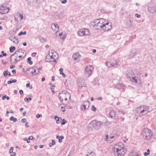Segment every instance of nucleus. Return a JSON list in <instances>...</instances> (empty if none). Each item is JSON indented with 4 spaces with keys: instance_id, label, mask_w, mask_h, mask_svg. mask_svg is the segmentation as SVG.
I'll return each mask as SVG.
<instances>
[{
    "instance_id": "30",
    "label": "nucleus",
    "mask_w": 156,
    "mask_h": 156,
    "mask_svg": "<svg viewBox=\"0 0 156 156\" xmlns=\"http://www.w3.org/2000/svg\"><path fill=\"white\" fill-rule=\"evenodd\" d=\"M10 49V53H12L13 52V51L15 50H16V48L15 47L13 46V47H11L10 48H9Z\"/></svg>"
},
{
    "instance_id": "26",
    "label": "nucleus",
    "mask_w": 156,
    "mask_h": 156,
    "mask_svg": "<svg viewBox=\"0 0 156 156\" xmlns=\"http://www.w3.org/2000/svg\"><path fill=\"white\" fill-rule=\"evenodd\" d=\"M86 83L84 82L83 83H80L79 84V87L80 88H82L83 87H86Z\"/></svg>"
},
{
    "instance_id": "34",
    "label": "nucleus",
    "mask_w": 156,
    "mask_h": 156,
    "mask_svg": "<svg viewBox=\"0 0 156 156\" xmlns=\"http://www.w3.org/2000/svg\"><path fill=\"white\" fill-rule=\"evenodd\" d=\"M10 120L13 121L14 122L17 121V119L16 118H15L13 116L11 117L10 119Z\"/></svg>"
},
{
    "instance_id": "4",
    "label": "nucleus",
    "mask_w": 156,
    "mask_h": 156,
    "mask_svg": "<svg viewBox=\"0 0 156 156\" xmlns=\"http://www.w3.org/2000/svg\"><path fill=\"white\" fill-rule=\"evenodd\" d=\"M103 122L101 121L93 120L89 124L88 128L89 130H92L93 129L97 130L103 125Z\"/></svg>"
},
{
    "instance_id": "48",
    "label": "nucleus",
    "mask_w": 156,
    "mask_h": 156,
    "mask_svg": "<svg viewBox=\"0 0 156 156\" xmlns=\"http://www.w3.org/2000/svg\"><path fill=\"white\" fill-rule=\"evenodd\" d=\"M150 154V153H148L147 152H145L144 153V155L145 156H147Z\"/></svg>"
},
{
    "instance_id": "22",
    "label": "nucleus",
    "mask_w": 156,
    "mask_h": 156,
    "mask_svg": "<svg viewBox=\"0 0 156 156\" xmlns=\"http://www.w3.org/2000/svg\"><path fill=\"white\" fill-rule=\"evenodd\" d=\"M9 39L13 43H18V39H16L15 37H14L13 36H11L9 37Z\"/></svg>"
},
{
    "instance_id": "60",
    "label": "nucleus",
    "mask_w": 156,
    "mask_h": 156,
    "mask_svg": "<svg viewBox=\"0 0 156 156\" xmlns=\"http://www.w3.org/2000/svg\"><path fill=\"white\" fill-rule=\"evenodd\" d=\"M96 52V49H93V50H92V52L94 53H95V52Z\"/></svg>"
},
{
    "instance_id": "62",
    "label": "nucleus",
    "mask_w": 156,
    "mask_h": 156,
    "mask_svg": "<svg viewBox=\"0 0 156 156\" xmlns=\"http://www.w3.org/2000/svg\"><path fill=\"white\" fill-rule=\"evenodd\" d=\"M102 99V98L101 97H99L97 99L98 100H101Z\"/></svg>"
},
{
    "instance_id": "40",
    "label": "nucleus",
    "mask_w": 156,
    "mask_h": 156,
    "mask_svg": "<svg viewBox=\"0 0 156 156\" xmlns=\"http://www.w3.org/2000/svg\"><path fill=\"white\" fill-rule=\"evenodd\" d=\"M8 70L5 71L4 72L3 75H4V76H5L6 77L8 75Z\"/></svg>"
},
{
    "instance_id": "1",
    "label": "nucleus",
    "mask_w": 156,
    "mask_h": 156,
    "mask_svg": "<svg viewBox=\"0 0 156 156\" xmlns=\"http://www.w3.org/2000/svg\"><path fill=\"white\" fill-rule=\"evenodd\" d=\"M94 28L96 30H101L106 31L110 30L112 27V23L103 19L95 20L92 22Z\"/></svg>"
},
{
    "instance_id": "42",
    "label": "nucleus",
    "mask_w": 156,
    "mask_h": 156,
    "mask_svg": "<svg viewBox=\"0 0 156 156\" xmlns=\"http://www.w3.org/2000/svg\"><path fill=\"white\" fill-rule=\"evenodd\" d=\"M23 140L24 141H27V143H29L30 142V140H29V139H27L26 137H25L23 138Z\"/></svg>"
},
{
    "instance_id": "61",
    "label": "nucleus",
    "mask_w": 156,
    "mask_h": 156,
    "mask_svg": "<svg viewBox=\"0 0 156 156\" xmlns=\"http://www.w3.org/2000/svg\"><path fill=\"white\" fill-rule=\"evenodd\" d=\"M13 92L14 93V94H16L17 93L18 91L16 90H14Z\"/></svg>"
},
{
    "instance_id": "29",
    "label": "nucleus",
    "mask_w": 156,
    "mask_h": 156,
    "mask_svg": "<svg viewBox=\"0 0 156 156\" xmlns=\"http://www.w3.org/2000/svg\"><path fill=\"white\" fill-rule=\"evenodd\" d=\"M55 140H51V143H50L49 144V146L50 147H51L53 145H55Z\"/></svg>"
},
{
    "instance_id": "2",
    "label": "nucleus",
    "mask_w": 156,
    "mask_h": 156,
    "mask_svg": "<svg viewBox=\"0 0 156 156\" xmlns=\"http://www.w3.org/2000/svg\"><path fill=\"white\" fill-rule=\"evenodd\" d=\"M113 148L115 156H124L127 151L126 149L124 147V144L121 142L115 144Z\"/></svg>"
},
{
    "instance_id": "5",
    "label": "nucleus",
    "mask_w": 156,
    "mask_h": 156,
    "mask_svg": "<svg viewBox=\"0 0 156 156\" xmlns=\"http://www.w3.org/2000/svg\"><path fill=\"white\" fill-rule=\"evenodd\" d=\"M142 135L144 139L149 140L152 137L153 132L151 130L146 128L143 130L142 133Z\"/></svg>"
},
{
    "instance_id": "56",
    "label": "nucleus",
    "mask_w": 156,
    "mask_h": 156,
    "mask_svg": "<svg viewBox=\"0 0 156 156\" xmlns=\"http://www.w3.org/2000/svg\"><path fill=\"white\" fill-rule=\"evenodd\" d=\"M61 110L63 112H64L65 111V109L63 107H61Z\"/></svg>"
},
{
    "instance_id": "20",
    "label": "nucleus",
    "mask_w": 156,
    "mask_h": 156,
    "mask_svg": "<svg viewBox=\"0 0 156 156\" xmlns=\"http://www.w3.org/2000/svg\"><path fill=\"white\" fill-rule=\"evenodd\" d=\"M116 112L113 110L111 111L109 114V117L113 119L115 117Z\"/></svg>"
},
{
    "instance_id": "13",
    "label": "nucleus",
    "mask_w": 156,
    "mask_h": 156,
    "mask_svg": "<svg viewBox=\"0 0 156 156\" xmlns=\"http://www.w3.org/2000/svg\"><path fill=\"white\" fill-rule=\"evenodd\" d=\"M90 106L89 102L88 101H85L81 106V109L83 111L85 110L86 109H88Z\"/></svg>"
},
{
    "instance_id": "55",
    "label": "nucleus",
    "mask_w": 156,
    "mask_h": 156,
    "mask_svg": "<svg viewBox=\"0 0 156 156\" xmlns=\"http://www.w3.org/2000/svg\"><path fill=\"white\" fill-rule=\"evenodd\" d=\"M15 67V65H11L10 66V68L11 69H12L14 68Z\"/></svg>"
},
{
    "instance_id": "44",
    "label": "nucleus",
    "mask_w": 156,
    "mask_h": 156,
    "mask_svg": "<svg viewBox=\"0 0 156 156\" xmlns=\"http://www.w3.org/2000/svg\"><path fill=\"white\" fill-rule=\"evenodd\" d=\"M41 116L42 115L41 114H37L36 115V117L37 118H39V117Z\"/></svg>"
},
{
    "instance_id": "43",
    "label": "nucleus",
    "mask_w": 156,
    "mask_h": 156,
    "mask_svg": "<svg viewBox=\"0 0 156 156\" xmlns=\"http://www.w3.org/2000/svg\"><path fill=\"white\" fill-rule=\"evenodd\" d=\"M26 119L25 118H23L21 120V122L22 123L26 122Z\"/></svg>"
},
{
    "instance_id": "31",
    "label": "nucleus",
    "mask_w": 156,
    "mask_h": 156,
    "mask_svg": "<svg viewBox=\"0 0 156 156\" xmlns=\"http://www.w3.org/2000/svg\"><path fill=\"white\" fill-rule=\"evenodd\" d=\"M31 57H29L27 59V62L28 63H29L30 65H32L33 64V62L32 61H31Z\"/></svg>"
},
{
    "instance_id": "24",
    "label": "nucleus",
    "mask_w": 156,
    "mask_h": 156,
    "mask_svg": "<svg viewBox=\"0 0 156 156\" xmlns=\"http://www.w3.org/2000/svg\"><path fill=\"white\" fill-rule=\"evenodd\" d=\"M55 120L56 121V122L57 124H59L61 123L62 121V119L61 118L60 119L59 118L58 116H55Z\"/></svg>"
},
{
    "instance_id": "15",
    "label": "nucleus",
    "mask_w": 156,
    "mask_h": 156,
    "mask_svg": "<svg viewBox=\"0 0 156 156\" xmlns=\"http://www.w3.org/2000/svg\"><path fill=\"white\" fill-rule=\"evenodd\" d=\"M137 50L135 48H132L129 54L128 55L129 58H133L136 54Z\"/></svg>"
},
{
    "instance_id": "51",
    "label": "nucleus",
    "mask_w": 156,
    "mask_h": 156,
    "mask_svg": "<svg viewBox=\"0 0 156 156\" xmlns=\"http://www.w3.org/2000/svg\"><path fill=\"white\" fill-rule=\"evenodd\" d=\"M37 2L40 3L43 2L44 0H37Z\"/></svg>"
},
{
    "instance_id": "21",
    "label": "nucleus",
    "mask_w": 156,
    "mask_h": 156,
    "mask_svg": "<svg viewBox=\"0 0 156 156\" xmlns=\"http://www.w3.org/2000/svg\"><path fill=\"white\" fill-rule=\"evenodd\" d=\"M80 56V55L79 53H76L73 55L72 57L74 60H76L78 59Z\"/></svg>"
},
{
    "instance_id": "37",
    "label": "nucleus",
    "mask_w": 156,
    "mask_h": 156,
    "mask_svg": "<svg viewBox=\"0 0 156 156\" xmlns=\"http://www.w3.org/2000/svg\"><path fill=\"white\" fill-rule=\"evenodd\" d=\"M26 34L27 32L26 31H24V32H23V31H21L18 34V35L20 36L23 34Z\"/></svg>"
},
{
    "instance_id": "9",
    "label": "nucleus",
    "mask_w": 156,
    "mask_h": 156,
    "mask_svg": "<svg viewBox=\"0 0 156 156\" xmlns=\"http://www.w3.org/2000/svg\"><path fill=\"white\" fill-rule=\"evenodd\" d=\"M78 35L80 36L89 35L90 34L89 30L87 29H82L78 32Z\"/></svg>"
},
{
    "instance_id": "64",
    "label": "nucleus",
    "mask_w": 156,
    "mask_h": 156,
    "mask_svg": "<svg viewBox=\"0 0 156 156\" xmlns=\"http://www.w3.org/2000/svg\"><path fill=\"white\" fill-rule=\"evenodd\" d=\"M26 86L27 87H28L30 86V84L29 83H27L26 84Z\"/></svg>"
},
{
    "instance_id": "46",
    "label": "nucleus",
    "mask_w": 156,
    "mask_h": 156,
    "mask_svg": "<svg viewBox=\"0 0 156 156\" xmlns=\"http://www.w3.org/2000/svg\"><path fill=\"white\" fill-rule=\"evenodd\" d=\"M33 139V137L32 136H29L28 139L29 140H32Z\"/></svg>"
},
{
    "instance_id": "18",
    "label": "nucleus",
    "mask_w": 156,
    "mask_h": 156,
    "mask_svg": "<svg viewBox=\"0 0 156 156\" xmlns=\"http://www.w3.org/2000/svg\"><path fill=\"white\" fill-rule=\"evenodd\" d=\"M115 88L118 89H124L126 87L122 83H119L115 85Z\"/></svg>"
},
{
    "instance_id": "7",
    "label": "nucleus",
    "mask_w": 156,
    "mask_h": 156,
    "mask_svg": "<svg viewBox=\"0 0 156 156\" xmlns=\"http://www.w3.org/2000/svg\"><path fill=\"white\" fill-rule=\"evenodd\" d=\"M129 77L133 82L139 85H141V82L140 76L139 75L136 76L134 74H131V75Z\"/></svg>"
},
{
    "instance_id": "16",
    "label": "nucleus",
    "mask_w": 156,
    "mask_h": 156,
    "mask_svg": "<svg viewBox=\"0 0 156 156\" xmlns=\"http://www.w3.org/2000/svg\"><path fill=\"white\" fill-rule=\"evenodd\" d=\"M14 17L16 22L18 23L20 21L23 19V16L20 13H17L15 14Z\"/></svg>"
},
{
    "instance_id": "35",
    "label": "nucleus",
    "mask_w": 156,
    "mask_h": 156,
    "mask_svg": "<svg viewBox=\"0 0 156 156\" xmlns=\"http://www.w3.org/2000/svg\"><path fill=\"white\" fill-rule=\"evenodd\" d=\"M91 110L94 112H95L96 111L97 108L94 105H92L91 106Z\"/></svg>"
},
{
    "instance_id": "52",
    "label": "nucleus",
    "mask_w": 156,
    "mask_h": 156,
    "mask_svg": "<svg viewBox=\"0 0 156 156\" xmlns=\"http://www.w3.org/2000/svg\"><path fill=\"white\" fill-rule=\"evenodd\" d=\"M37 55V53L35 52H34L32 53V56L33 57Z\"/></svg>"
},
{
    "instance_id": "32",
    "label": "nucleus",
    "mask_w": 156,
    "mask_h": 156,
    "mask_svg": "<svg viewBox=\"0 0 156 156\" xmlns=\"http://www.w3.org/2000/svg\"><path fill=\"white\" fill-rule=\"evenodd\" d=\"M86 156H95V154L94 153L92 152L87 154Z\"/></svg>"
},
{
    "instance_id": "54",
    "label": "nucleus",
    "mask_w": 156,
    "mask_h": 156,
    "mask_svg": "<svg viewBox=\"0 0 156 156\" xmlns=\"http://www.w3.org/2000/svg\"><path fill=\"white\" fill-rule=\"evenodd\" d=\"M12 72L14 74H16V70L15 69H13L12 71Z\"/></svg>"
},
{
    "instance_id": "19",
    "label": "nucleus",
    "mask_w": 156,
    "mask_h": 156,
    "mask_svg": "<svg viewBox=\"0 0 156 156\" xmlns=\"http://www.w3.org/2000/svg\"><path fill=\"white\" fill-rule=\"evenodd\" d=\"M51 27L53 30L54 31H56V32H57V31L59 28V27L58 25L56 23H52Z\"/></svg>"
},
{
    "instance_id": "27",
    "label": "nucleus",
    "mask_w": 156,
    "mask_h": 156,
    "mask_svg": "<svg viewBox=\"0 0 156 156\" xmlns=\"http://www.w3.org/2000/svg\"><path fill=\"white\" fill-rule=\"evenodd\" d=\"M60 71V73L61 75H62L63 77H65L66 76L65 74L63 72V69L62 68H61L59 70Z\"/></svg>"
},
{
    "instance_id": "39",
    "label": "nucleus",
    "mask_w": 156,
    "mask_h": 156,
    "mask_svg": "<svg viewBox=\"0 0 156 156\" xmlns=\"http://www.w3.org/2000/svg\"><path fill=\"white\" fill-rule=\"evenodd\" d=\"M56 138L57 139H59V138H60L61 139H63L64 138V137L63 136H60L59 135H57Z\"/></svg>"
},
{
    "instance_id": "8",
    "label": "nucleus",
    "mask_w": 156,
    "mask_h": 156,
    "mask_svg": "<svg viewBox=\"0 0 156 156\" xmlns=\"http://www.w3.org/2000/svg\"><path fill=\"white\" fill-rule=\"evenodd\" d=\"M93 70V67L90 66H87L85 68V74L87 76L89 77L92 74Z\"/></svg>"
},
{
    "instance_id": "11",
    "label": "nucleus",
    "mask_w": 156,
    "mask_h": 156,
    "mask_svg": "<svg viewBox=\"0 0 156 156\" xmlns=\"http://www.w3.org/2000/svg\"><path fill=\"white\" fill-rule=\"evenodd\" d=\"M106 65L109 67L112 66H116L118 65V62L117 60H111L110 62H107Z\"/></svg>"
},
{
    "instance_id": "45",
    "label": "nucleus",
    "mask_w": 156,
    "mask_h": 156,
    "mask_svg": "<svg viewBox=\"0 0 156 156\" xmlns=\"http://www.w3.org/2000/svg\"><path fill=\"white\" fill-rule=\"evenodd\" d=\"M135 16H136L137 18H140V15H139L137 13H136L135 14Z\"/></svg>"
},
{
    "instance_id": "12",
    "label": "nucleus",
    "mask_w": 156,
    "mask_h": 156,
    "mask_svg": "<svg viewBox=\"0 0 156 156\" xmlns=\"http://www.w3.org/2000/svg\"><path fill=\"white\" fill-rule=\"evenodd\" d=\"M29 72L31 73L33 75H35L37 74L39 72V69L37 67H34L29 68L27 70Z\"/></svg>"
},
{
    "instance_id": "3",
    "label": "nucleus",
    "mask_w": 156,
    "mask_h": 156,
    "mask_svg": "<svg viewBox=\"0 0 156 156\" xmlns=\"http://www.w3.org/2000/svg\"><path fill=\"white\" fill-rule=\"evenodd\" d=\"M22 49H20L17 50L13 54L11 55L10 58V62H12L14 61V63H16L21 59H22L24 58L22 55H21L20 53L24 54Z\"/></svg>"
},
{
    "instance_id": "53",
    "label": "nucleus",
    "mask_w": 156,
    "mask_h": 156,
    "mask_svg": "<svg viewBox=\"0 0 156 156\" xmlns=\"http://www.w3.org/2000/svg\"><path fill=\"white\" fill-rule=\"evenodd\" d=\"M12 83V80H11L9 81H8V84H10Z\"/></svg>"
},
{
    "instance_id": "17",
    "label": "nucleus",
    "mask_w": 156,
    "mask_h": 156,
    "mask_svg": "<svg viewBox=\"0 0 156 156\" xmlns=\"http://www.w3.org/2000/svg\"><path fill=\"white\" fill-rule=\"evenodd\" d=\"M0 9L1 10L0 14H6L8 13L9 11V7L5 8L3 6L0 7Z\"/></svg>"
},
{
    "instance_id": "41",
    "label": "nucleus",
    "mask_w": 156,
    "mask_h": 156,
    "mask_svg": "<svg viewBox=\"0 0 156 156\" xmlns=\"http://www.w3.org/2000/svg\"><path fill=\"white\" fill-rule=\"evenodd\" d=\"M67 122V121H65L64 119H63L62 120V122L61 123V125H63L65 124Z\"/></svg>"
},
{
    "instance_id": "59",
    "label": "nucleus",
    "mask_w": 156,
    "mask_h": 156,
    "mask_svg": "<svg viewBox=\"0 0 156 156\" xmlns=\"http://www.w3.org/2000/svg\"><path fill=\"white\" fill-rule=\"evenodd\" d=\"M17 81V80L16 79H14V80H12V83H16Z\"/></svg>"
},
{
    "instance_id": "47",
    "label": "nucleus",
    "mask_w": 156,
    "mask_h": 156,
    "mask_svg": "<svg viewBox=\"0 0 156 156\" xmlns=\"http://www.w3.org/2000/svg\"><path fill=\"white\" fill-rule=\"evenodd\" d=\"M25 124V126L26 127L28 128L29 127V126L28 125V122H26Z\"/></svg>"
},
{
    "instance_id": "50",
    "label": "nucleus",
    "mask_w": 156,
    "mask_h": 156,
    "mask_svg": "<svg viewBox=\"0 0 156 156\" xmlns=\"http://www.w3.org/2000/svg\"><path fill=\"white\" fill-rule=\"evenodd\" d=\"M1 20H6L7 19V18L6 17H2V18H1L0 19Z\"/></svg>"
},
{
    "instance_id": "33",
    "label": "nucleus",
    "mask_w": 156,
    "mask_h": 156,
    "mask_svg": "<svg viewBox=\"0 0 156 156\" xmlns=\"http://www.w3.org/2000/svg\"><path fill=\"white\" fill-rule=\"evenodd\" d=\"M24 100L25 101L29 102L31 100L32 98H25Z\"/></svg>"
},
{
    "instance_id": "58",
    "label": "nucleus",
    "mask_w": 156,
    "mask_h": 156,
    "mask_svg": "<svg viewBox=\"0 0 156 156\" xmlns=\"http://www.w3.org/2000/svg\"><path fill=\"white\" fill-rule=\"evenodd\" d=\"M6 95H5V96H3L2 98V100H4L6 98Z\"/></svg>"
},
{
    "instance_id": "57",
    "label": "nucleus",
    "mask_w": 156,
    "mask_h": 156,
    "mask_svg": "<svg viewBox=\"0 0 156 156\" xmlns=\"http://www.w3.org/2000/svg\"><path fill=\"white\" fill-rule=\"evenodd\" d=\"M19 92L20 94H23V91L22 90H20Z\"/></svg>"
},
{
    "instance_id": "10",
    "label": "nucleus",
    "mask_w": 156,
    "mask_h": 156,
    "mask_svg": "<svg viewBox=\"0 0 156 156\" xmlns=\"http://www.w3.org/2000/svg\"><path fill=\"white\" fill-rule=\"evenodd\" d=\"M66 95L69 96V93L67 92L64 93L63 91H62L59 94L58 97L61 101H62L64 99L66 101L67 100V98L66 97Z\"/></svg>"
},
{
    "instance_id": "28",
    "label": "nucleus",
    "mask_w": 156,
    "mask_h": 156,
    "mask_svg": "<svg viewBox=\"0 0 156 156\" xmlns=\"http://www.w3.org/2000/svg\"><path fill=\"white\" fill-rule=\"evenodd\" d=\"M142 108L141 107V106L138 107L136 108V112L138 114H139V115H140V111H141Z\"/></svg>"
},
{
    "instance_id": "14",
    "label": "nucleus",
    "mask_w": 156,
    "mask_h": 156,
    "mask_svg": "<svg viewBox=\"0 0 156 156\" xmlns=\"http://www.w3.org/2000/svg\"><path fill=\"white\" fill-rule=\"evenodd\" d=\"M148 12L151 13L153 14L156 12V6L154 5H151L147 8Z\"/></svg>"
},
{
    "instance_id": "63",
    "label": "nucleus",
    "mask_w": 156,
    "mask_h": 156,
    "mask_svg": "<svg viewBox=\"0 0 156 156\" xmlns=\"http://www.w3.org/2000/svg\"><path fill=\"white\" fill-rule=\"evenodd\" d=\"M59 140H58V142H59V143H61L62 142V139H60L59 138V139H58Z\"/></svg>"
},
{
    "instance_id": "36",
    "label": "nucleus",
    "mask_w": 156,
    "mask_h": 156,
    "mask_svg": "<svg viewBox=\"0 0 156 156\" xmlns=\"http://www.w3.org/2000/svg\"><path fill=\"white\" fill-rule=\"evenodd\" d=\"M14 150V147H11L9 151V153L11 154L12 153H13V151Z\"/></svg>"
},
{
    "instance_id": "38",
    "label": "nucleus",
    "mask_w": 156,
    "mask_h": 156,
    "mask_svg": "<svg viewBox=\"0 0 156 156\" xmlns=\"http://www.w3.org/2000/svg\"><path fill=\"white\" fill-rule=\"evenodd\" d=\"M130 156H139L138 154L135 153H132L130 154Z\"/></svg>"
},
{
    "instance_id": "23",
    "label": "nucleus",
    "mask_w": 156,
    "mask_h": 156,
    "mask_svg": "<svg viewBox=\"0 0 156 156\" xmlns=\"http://www.w3.org/2000/svg\"><path fill=\"white\" fill-rule=\"evenodd\" d=\"M149 111H146L145 110L141 109V111L140 112V116H142V115H145L148 113Z\"/></svg>"
},
{
    "instance_id": "6",
    "label": "nucleus",
    "mask_w": 156,
    "mask_h": 156,
    "mask_svg": "<svg viewBox=\"0 0 156 156\" xmlns=\"http://www.w3.org/2000/svg\"><path fill=\"white\" fill-rule=\"evenodd\" d=\"M58 57L57 53L53 50H51V52H49L48 55L47 56V58L50 59V62H56V60L58 59Z\"/></svg>"
},
{
    "instance_id": "49",
    "label": "nucleus",
    "mask_w": 156,
    "mask_h": 156,
    "mask_svg": "<svg viewBox=\"0 0 156 156\" xmlns=\"http://www.w3.org/2000/svg\"><path fill=\"white\" fill-rule=\"evenodd\" d=\"M12 154H11L10 156H15L16 154L15 152H13L12 153Z\"/></svg>"
},
{
    "instance_id": "25",
    "label": "nucleus",
    "mask_w": 156,
    "mask_h": 156,
    "mask_svg": "<svg viewBox=\"0 0 156 156\" xmlns=\"http://www.w3.org/2000/svg\"><path fill=\"white\" fill-rule=\"evenodd\" d=\"M142 109L145 110L146 111H149V107L145 105L141 106Z\"/></svg>"
}]
</instances>
